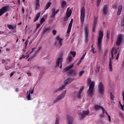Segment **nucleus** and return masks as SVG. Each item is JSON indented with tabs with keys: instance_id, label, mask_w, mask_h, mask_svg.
Instances as JSON below:
<instances>
[{
	"instance_id": "52",
	"label": "nucleus",
	"mask_w": 124,
	"mask_h": 124,
	"mask_svg": "<svg viewBox=\"0 0 124 124\" xmlns=\"http://www.w3.org/2000/svg\"><path fill=\"white\" fill-rule=\"evenodd\" d=\"M29 43V41L27 40L25 43V48H27V46H28V44Z\"/></svg>"
},
{
	"instance_id": "3",
	"label": "nucleus",
	"mask_w": 124,
	"mask_h": 124,
	"mask_svg": "<svg viewBox=\"0 0 124 124\" xmlns=\"http://www.w3.org/2000/svg\"><path fill=\"white\" fill-rule=\"evenodd\" d=\"M10 8V6L9 5L5 6L2 7L0 9V16H2L4 13H6L8 11H9V9Z\"/></svg>"
},
{
	"instance_id": "59",
	"label": "nucleus",
	"mask_w": 124,
	"mask_h": 124,
	"mask_svg": "<svg viewBox=\"0 0 124 124\" xmlns=\"http://www.w3.org/2000/svg\"><path fill=\"white\" fill-rule=\"evenodd\" d=\"M121 13H122V11H118L117 12V15L120 16L121 15Z\"/></svg>"
},
{
	"instance_id": "61",
	"label": "nucleus",
	"mask_w": 124,
	"mask_h": 124,
	"mask_svg": "<svg viewBox=\"0 0 124 124\" xmlns=\"http://www.w3.org/2000/svg\"><path fill=\"white\" fill-rule=\"evenodd\" d=\"M42 48V47H41V46L37 48V51H38L39 52V51H40V50H41Z\"/></svg>"
},
{
	"instance_id": "24",
	"label": "nucleus",
	"mask_w": 124,
	"mask_h": 124,
	"mask_svg": "<svg viewBox=\"0 0 124 124\" xmlns=\"http://www.w3.org/2000/svg\"><path fill=\"white\" fill-rule=\"evenodd\" d=\"M40 17V12L38 13L34 17V22H36V21H38V19Z\"/></svg>"
},
{
	"instance_id": "60",
	"label": "nucleus",
	"mask_w": 124,
	"mask_h": 124,
	"mask_svg": "<svg viewBox=\"0 0 124 124\" xmlns=\"http://www.w3.org/2000/svg\"><path fill=\"white\" fill-rule=\"evenodd\" d=\"M39 53V51H38V50H36L35 52L34 53V56H36V55H37V54H38Z\"/></svg>"
},
{
	"instance_id": "62",
	"label": "nucleus",
	"mask_w": 124,
	"mask_h": 124,
	"mask_svg": "<svg viewBox=\"0 0 124 124\" xmlns=\"http://www.w3.org/2000/svg\"><path fill=\"white\" fill-rule=\"evenodd\" d=\"M40 27V24H36V29H38Z\"/></svg>"
},
{
	"instance_id": "64",
	"label": "nucleus",
	"mask_w": 124,
	"mask_h": 124,
	"mask_svg": "<svg viewBox=\"0 0 124 124\" xmlns=\"http://www.w3.org/2000/svg\"><path fill=\"white\" fill-rule=\"evenodd\" d=\"M100 118H104V114L102 113V114H100Z\"/></svg>"
},
{
	"instance_id": "36",
	"label": "nucleus",
	"mask_w": 124,
	"mask_h": 124,
	"mask_svg": "<svg viewBox=\"0 0 124 124\" xmlns=\"http://www.w3.org/2000/svg\"><path fill=\"white\" fill-rule=\"evenodd\" d=\"M110 99L112 101L114 100V98H115V97L114 96V95L111 92H110Z\"/></svg>"
},
{
	"instance_id": "42",
	"label": "nucleus",
	"mask_w": 124,
	"mask_h": 124,
	"mask_svg": "<svg viewBox=\"0 0 124 124\" xmlns=\"http://www.w3.org/2000/svg\"><path fill=\"white\" fill-rule=\"evenodd\" d=\"M12 68V66H6L5 67V70H9L10 69H11Z\"/></svg>"
},
{
	"instance_id": "35",
	"label": "nucleus",
	"mask_w": 124,
	"mask_h": 124,
	"mask_svg": "<svg viewBox=\"0 0 124 124\" xmlns=\"http://www.w3.org/2000/svg\"><path fill=\"white\" fill-rule=\"evenodd\" d=\"M67 60L68 61V62H70L71 61H72V56H69L67 58Z\"/></svg>"
},
{
	"instance_id": "8",
	"label": "nucleus",
	"mask_w": 124,
	"mask_h": 124,
	"mask_svg": "<svg viewBox=\"0 0 124 124\" xmlns=\"http://www.w3.org/2000/svg\"><path fill=\"white\" fill-rule=\"evenodd\" d=\"M122 42H123V35L120 34L117 37L116 45H117V46H120V45L122 44Z\"/></svg>"
},
{
	"instance_id": "21",
	"label": "nucleus",
	"mask_w": 124,
	"mask_h": 124,
	"mask_svg": "<svg viewBox=\"0 0 124 124\" xmlns=\"http://www.w3.org/2000/svg\"><path fill=\"white\" fill-rule=\"evenodd\" d=\"M68 124H73V118L71 117H68L67 118Z\"/></svg>"
},
{
	"instance_id": "19",
	"label": "nucleus",
	"mask_w": 124,
	"mask_h": 124,
	"mask_svg": "<svg viewBox=\"0 0 124 124\" xmlns=\"http://www.w3.org/2000/svg\"><path fill=\"white\" fill-rule=\"evenodd\" d=\"M65 88V85H62V87H59L57 90H55L54 91V93H58L59 91H62V90H64Z\"/></svg>"
},
{
	"instance_id": "27",
	"label": "nucleus",
	"mask_w": 124,
	"mask_h": 124,
	"mask_svg": "<svg viewBox=\"0 0 124 124\" xmlns=\"http://www.w3.org/2000/svg\"><path fill=\"white\" fill-rule=\"evenodd\" d=\"M51 4H52V3L51 2H48L46 3V10H47V9H49V7L51 6Z\"/></svg>"
},
{
	"instance_id": "58",
	"label": "nucleus",
	"mask_w": 124,
	"mask_h": 124,
	"mask_svg": "<svg viewBox=\"0 0 124 124\" xmlns=\"http://www.w3.org/2000/svg\"><path fill=\"white\" fill-rule=\"evenodd\" d=\"M120 106H121V109L123 110V111H124V106L122 104H121Z\"/></svg>"
},
{
	"instance_id": "5",
	"label": "nucleus",
	"mask_w": 124,
	"mask_h": 124,
	"mask_svg": "<svg viewBox=\"0 0 124 124\" xmlns=\"http://www.w3.org/2000/svg\"><path fill=\"white\" fill-rule=\"evenodd\" d=\"M98 93L102 95H103L104 93V86L102 82H100L98 85Z\"/></svg>"
},
{
	"instance_id": "7",
	"label": "nucleus",
	"mask_w": 124,
	"mask_h": 124,
	"mask_svg": "<svg viewBox=\"0 0 124 124\" xmlns=\"http://www.w3.org/2000/svg\"><path fill=\"white\" fill-rule=\"evenodd\" d=\"M85 7H82L80 10V21L82 23H84V21H85Z\"/></svg>"
},
{
	"instance_id": "47",
	"label": "nucleus",
	"mask_w": 124,
	"mask_h": 124,
	"mask_svg": "<svg viewBox=\"0 0 124 124\" xmlns=\"http://www.w3.org/2000/svg\"><path fill=\"white\" fill-rule=\"evenodd\" d=\"M122 10H123V6L120 5L119 6H118V11H122Z\"/></svg>"
},
{
	"instance_id": "50",
	"label": "nucleus",
	"mask_w": 124,
	"mask_h": 124,
	"mask_svg": "<svg viewBox=\"0 0 124 124\" xmlns=\"http://www.w3.org/2000/svg\"><path fill=\"white\" fill-rule=\"evenodd\" d=\"M52 32L53 35H56L57 34V30H53Z\"/></svg>"
},
{
	"instance_id": "48",
	"label": "nucleus",
	"mask_w": 124,
	"mask_h": 124,
	"mask_svg": "<svg viewBox=\"0 0 124 124\" xmlns=\"http://www.w3.org/2000/svg\"><path fill=\"white\" fill-rule=\"evenodd\" d=\"M112 7L114 9H117V8H118V5H117V4H114L112 5Z\"/></svg>"
},
{
	"instance_id": "44",
	"label": "nucleus",
	"mask_w": 124,
	"mask_h": 124,
	"mask_svg": "<svg viewBox=\"0 0 124 124\" xmlns=\"http://www.w3.org/2000/svg\"><path fill=\"white\" fill-rule=\"evenodd\" d=\"M35 57L36 56L33 54V55L30 58L28 59V62H29V61H31V60H33Z\"/></svg>"
},
{
	"instance_id": "49",
	"label": "nucleus",
	"mask_w": 124,
	"mask_h": 124,
	"mask_svg": "<svg viewBox=\"0 0 124 124\" xmlns=\"http://www.w3.org/2000/svg\"><path fill=\"white\" fill-rule=\"evenodd\" d=\"M107 54H108V50L106 49L104 52V56L106 57V56H107Z\"/></svg>"
},
{
	"instance_id": "30",
	"label": "nucleus",
	"mask_w": 124,
	"mask_h": 124,
	"mask_svg": "<svg viewBox=\"0 0 124 124\" xmlns=\"http://www.w3.org/2000/svg\"><path fill=\"white\" fill-rule=\"evenodd\" d=\"M31 90H30L29 94L27 95L28 100H31Z\"/></svg>"
},
{
	"instance_id": "32",
	"label": "nucleus",
	"mask_w": 124,
	"mask_h": 124,
	"mask_svg": "<svg viewBox=\"0 0 124 124\" xmlns=\"http://www.w3.org/2000/svg\"><path fill=\"white\" fill-rule=\"evenodd\" d=\"M84 73H85V71H81L79 72V73L78 74V76L79 77H82V76H83V75L84 74Z\"/></svg>"
},
{
	"instance_id": "6",
	"label": "nucleus",
	"mask_w": 124,
	"mask_h": 124,
	"mask_svg": "<svg viewBox=\"0 0 124 124\" xmlns=\"http://www.w3.org/2000/svg\"><path fill=\"white\" fill-rule=\"evenodd\" d=\"M60 68L62 67V57H58V58L56 60V68L60 67Z\"/></svg>"
},
{
	"instance_id": "38",
	"label": "nucleus",
	"mask_w": 124,
	"mask_h": 124,
	"mask_svg": "<svg viewBox=\"0 0 124 124\" xmlns=\"http://www.w3.org/2000/svg\"><path fill=\"white\" fill-rule=\"evenodd\" d=\"M106 114L108 115V118L109 123H111V116L109 115L107 111H106Z\"/></svg>"
},
{
	"instance_id": "34",
	"label": "nucleus",
	"mask_w": 124,
	"mask_h": 124,
	"mask_svg": "<svg viewBox=\"0 0 124 124\" xmlns=\"http://www.w3.org/2000/svg\"><path fill=\"white\" fill-rule=\"evenodd\" d=\"M44 22H45V18L42 17L41 19V20L40 21V23L41 25H42V24H43V23H44Z\"/></svg>"
},
{
	"instance_id": "17",
	"label": "nucleus",
	"mask_w": 124,
	"mask_h": 124,
	"mask_svg": "<svg viewBox=\"0 0 124 124\" xmlns=\"http://www.w3.org/2000/svg\"><path fill=\"white\" fill-rule=\"evenodd\" d=\"M84 90V87L81 88L79 91L77 93V97L78 99H81V94H82V93L83 90Z\"/></svg>"
},
{
	"instance_id": "10",
	"label": "nucleus",
	"mask_w": 124,
	"mask_h": 124,
	"mask_svg": "<svg viewBox=\"0 0 124 124\" xmlns=\"http://www.w3.org/2000/svg\"><path fill=\"white\" fill-rule=\"evenodd\" d=\"M72 24H73V18H72L71 19V21L69 24L68 27V30L67 31V35L68 36H69V33H70V31H71V28H72Z\"/></svg>"
},
{
	"instance_id": "55",
	"label": "nucleus",
	"mask_w": 124,
	"mask_h": 124,
	"mask_svg": "<svg viewBox=\"0 0 124 124\" xmlns=\"http://www.w3.org/2000/svg\"><path fill=\"white\" fill-rule=\"evenodd\" d=\"M119 57H120V53H118L117 56L116 57V60H119Z\"/></svg>"
},
{
	"instance_id": "11",
	"label": "nucleus",
	"mask_w": 124,
	"mask_h": 124,
	"mask_svg": "<svg viewBox=\"0 0 124 124\" xmlns=\"http://www.w3.org/2000/svg\"><path fill=\"white\" fill-rule=\"evenodd\" d=\"M52 14H51V18H55V16H56V14H58L59 12H60V10L58 9L56 11V9L55 8H53L51 10Z\"/></svg>"
},
{
	"instance_id": "12",
	"label": "nucleus",
	"mask_w": 124,
	"mask_h": 124,
	"mask_svg": "<svg viewBox=\"0 0 124 124\" xmlns=\"http://www.w3.org/2000/svg\"><path fill=\"white\" fill-rule=\"evenodd\" d=\"M77 74V72L74 69L70 70L67 72V75L68 76H75Z\"/></svg>"
},
{
	"instance_id": "51",
	"label": "nucleus",
	"mask_w": 124,
	"mask_h": 124,
	"mask_svg": "<svg viewBox=\"0 0 124 124\" xmlns=\"http://www.w3.org/2000/svg\"><path fill=\"white\" fill-rule=\"evenodd\" d=\"M85 42L87 43L89 41V36H85Z\"/></svg>"
},
{
	"instance_id": "16",
	"label": "nucleus",
	"mask_w": 124,
	"mask_h": 124,
	"mask_svg": "<svg viewBox=\"0 0 124 124\" xmlns=\"http://www.w3.org/2000/svg\"><path fill=\"white\" fill-rule=\"evenodd\" d=\"M108 13V5H105L103 9V14L104 15H106Z\"/></svg>"
},
{
	"instance_id": "22",
	"label": "nucleus",
	"mask_w": 124,
	"mask_h": 124,
	"mask_svg": "<svg viewBox=\"0 0 124 124\" xmlns=\"http://www.w3.org/2000/svg\"><path fill=\"white\" fill-rule=\"evenodd\" d=\"M35 4H36L35 9L36 10H38V9H39V7L40 6V4L39 3V0H36Z\"/></svg>"
},
{
	"instance_id": "37",
	"label": "nucleus",
	"mask_w": 124,
	"mask_h": 124,
	"mask_svg": "<svg viewBox=\"0 0 124 124\" xmlns=\"http://www.w3.org/2000/svg\"><path fill=\"white\" fill-rule=\"evenodd\" d=\"M55 124H60V119L59 118H56Z\"/></svg>"
},
{
	"instance_id": "29",
	"label": "nucleus",
	"mask_w": 124,
	"mask_h": 124,
	"mask_svg": "<svg viewBox=\"0 0 124 124\" xmlns=\"http://www.w3.org/2000/svg\"><path fill=\"white\" fill-rule=\"evenodd\" d=\"M8 29H9V30H14L15 29V28H16V26H12V25H10L9 24H8L7 26Z\"/></svg>"
},
{
	"instance_id": "45",
	"label": "nucleus",
	"mask_w": 124,
	"mask_h": 124,
	"mask_svg": "<svg viewBox=\"0 0 124 124\" xmlns=\"http://www.w3.org/2000/svg\"><path fill=\"white\" fill-rule=\"evenodd\" d=\"M111 58H112V60H113V59H114V50L112 49L111 50Z\"/></svg>"
},
{
	"instance_id": "15",
	"label": "nucleus",
	"mask_w": 124,
	"mask_h": 124,
	"mask_svg": "<svg viewBox=\"0 0 124 124\" xmlns=\"http://www.w3.org/2000/svg\"><path fill=\"white\" fill-rule=\"evenodd\" d=\"M56 39L59 42L60 46L62 47V41L63 40V39L61 38L60 35H58L56 36Z\"/></svg>"
},
{
	"instance_id": "20",
	"label": "nucleus",
	"mask_w": 124,
	"mask_h": 124,
	"mask_svg": "<svg viewBox=\"0 0 124 124\" xmlns=\"http://www.w3.org/2000/svg\"><path fill=\"white\" fill-rule=\"evenodd\" d=\"M108 66H109V70L110 72H112L113 71V67L112 66V61L111 60V58H110V60H109Z\"/></svg>"
},
{
	"instance_id": "53",
	"label": "nucleus",
	"mask_w": 124,
	"mask_h": 124,
	"mask_svg": "<svg viewBox=\"0 0 124 124\" xmlns=\"http://www.w3.org/2000/svg\"><path fill=\"white\" fill-rule=\"evenodd\" d=\"M81 62H82V60H80V59L79 61L77 63V65H78V66H79V65H80V64L81 63Z\"/></svg>"
},
{
	"instance_id": "18",
	"label": "nucleus",
	"mask_w": 124,
	"mask_h": 124,
	"mask_svg": "<svg viewBox=\"0 0 124 124\" xmlns=\"http://www.w3.org/2000/svg\"><path fill=\"white\" fill-rule=\"evenodd\" d=\"M71 14H72V11H71V9H70L69 8H68L66 13V16L70 17L71 16Z\"/></svg>"
},
{
	"instance_id": "56",
	"label": "nucleus",
	"mask_w": 124,
	"mask_h": 124,
	"mask_svg": "<svg viewBox=\"0 0 124 124\" xmlns=\"http://www.w3.org/2000/svg\"><path fill=\"white\" fill-rule=\"evenodd\" d=\"M96 27V26H93V32H94L95 31V28Z\"/></svg>"
},
{
	"instance_id": "13",
	"label": "nucleus",
	"mask_w": 124,
	"mask_h": 124,
	"mask_svg": "<svg viewBox=\"0 0 124 124\" xmlns=\"http://www.w3.org/2000/svg\"><path fill=\"white\" fill-rule=\"evenodd\" d=\"M73 81V79L71 78H69L67 79H66L64 82V85L63 86H65L66 87V85H68V84H70Z\"/></svg>"
},
{
	"instance_id": "2",
	"label": "nucleus",
	"mask_w": 124,
	"mask_h": 124,
	"mask_svg": "<svg viewBox=\"0 0 124 124\" xmlns=\"http://www.w3.org/2000/svg\"><path fill=\"white\" fill-rule=\"evenodd\" d=\"M104 34L103 33V31L100 30L99 31L98 37L97 38V49L99 52H101V48L102 47V38H103V36Z\"/></svg>"
},
{
	"instance_id": "63",
	"label": "nucleus",
	"mask_w": 124,
	"mask_h": 124,
	"mask_svg": "<svg viewBox=\"0 0 124 124\" xmlns=\"http://www.w3.org/2000/svg\"><path fill=\"white\" fill-rule=\"evenodd\" d=\"M122 96H123V100L124 101V91H122Z\"/></svg>"
},
{
	"instance_id": "1",
	"label": "nucleus",
	"mask_w": 124,
	"mask_h": 124,
	"mask_svg": "<svg viewBox=\"0 0 124 124\" xmlns=\"http://www.w3.org/2000/svg\"><path fill=\"white\" fill-rule=\"evenodd\" d=\"M87 85H89V88L87 90V94L90 96H93V95L94 87H95V81H92V78H89L87 79Z\"/></svg>"
},
{
	"instance_id": "4",
	"label": "nucleus",
	"mask_w": 124,
	"mask_h": 124,
	"mask_svg": "<svg viewBox=\"0 0 124 124\" xmlns=\"http://www.w3.org/2000/svg\"><path fill=\"white\" fill-rule=\"evenodd\" d=\"M65 93H66V90L64 91L62 93L57 96L56 99L54 101L53 103H57L58 101H60V100H62L64 96H65Z\"/></svg>"
},
{
	"instance_id": "54",
	"label": "nucleus",
	"mask_w": 124,
	"mask_h": 124,
	"mask_svg": "<svg viewBox=\"0 0 124 124\" xmlns=\"http://www.w3.org/2000/svg\"><path fill=\"white\" fill-rule=\"evenodd\" d=\"M101 109H102L103 114H105V109H104V108L101 107Z\"/></svg>"
},
{
	"instance_id": "28",
	"label": "nucleus",
	"mask_w": 124,
	"mask_h": 124,
	"mask_svg": "<svg viewBox=\"0 0 124 124\" xmlns=\"http://www.w3.org/2000/svg\"><path fill=\"white\" fill-rule=\"evenodd\" d=\"M65 5H66V2L65 1H62L61 4L62 8H64Z\"/></svg>"
},
{
	"instance_id": "14",
	"label": "nucleus",
	"mask_w": 124,
	"mask_h": 124,
	"mask_svg": "<svg viewBox=\"0 0 124 124\" xmlns=\"http://www.w3.org/2000/svg\"><path fill=\"white\" fill-rule=\"evenodd\" d=\"M89 32H90V30H89V25H86L84 27L85 36H89Z\"/></svg>"
},
{
	"instance_id": "40",
	"label": "nucleus",
	"mask_w": 124,
	"mask_h": 124,
	"mask_svg": "<svg viewBox=\"0 0 124 124\" xmlns=\"http://www.w3.org/2000/svg\"><path fill=\"white\" fill-rule=\"evenodd\" d=\"M101 2V0H97V6L99 7L100 6V3Z\"/></svg>"
},
{
	"instance_id": "39",
	"label": "nucleus",
	"mask_w": 124,
	"mask_h": 124,
	"mask_svg": "<svg viewBox=\"0 0 124 124\" xmlns=\"http://www.w3.org/2000/svg\"><path fill=\"white\" fill-rule=\"evenodd\" d=\"M86 55H87V52H85V53L84 54H83L82 56L80 58V60L81 61H83L85 58V57L86 56Z\"/></svg>"
},
{
	"instance_id": "25",
	"label": "nucleus",
	"mask_w": 124,
	"mask_h": 124,
	"mask_svg": "<svg viewBox=\"0 0 124 124\" xmlns=\"http://www.w3.org/2000/svg\"><path fill=\"white\" fill-rule=\"evenodd\" d=\"M73 65H74V64H72L71 65L65 68L64 69V71H66V72L68 71V70H69V69H71V68H72V67H73Z\"/></svg>"
},
{
	"instance_id": "26",
	"label": "nucleus",
	"mask_w": 124,
	"mask_h": 124,
	"mask_svg": "<svg viewBox=\"0 0 124 124\" xmlns=\"http://www.w3.org/2000/svg\"><path fill=\"white\" fill-rule=\"evenodd\" d=\"M101 107H103L98 105H95L94 106V109H95V110H99V109H101Z\"/></svg>"
},
{
	"instance_id": "9",
	"label": "nucleus",
	"mask_w": 124,
	"mask_h": 124,
	"mask_svg": "<svg viewBox=\"0 0 124 124\" xmlns=\"http://www.w3.org/2000/svg\"><path fill=\"white\" fill-rule=\"evenodd\" d=\"M80 115L81 116V120H82V119L85 118L86 116H89V115H90V110L89 109L87 110H84L80 113Z\"/></svg>"
},
{
	"instance_id": "43",
	"label": "nucleus",
	"mask_w": 124,
	"mask_h": 124,
	"mask_svg": "<svg viewBox=\"0 0 124 124\" xmlns=\"http://www.w3.org/2000/svg\"><path fill=\"white\" fill-rule=\"evenodd\" d=\"M69 17L70 16H64V18H63V21L66 22L67 21H68V19L69 18Z\"/></svg>"
},
{
	"instance_id": "33",
	"label": "nucleus",
	"mask_w": 124,
	"mask_h": 124,
	"mask_svg": "<svg viewBox=\"0 0 124 124\" xmlns=\"http://www.w3.org/2000/svg\"><path fill=\"white\" fill-rule=\"evenodd\" d=\"M29 56H25V55H22L21 57L19 58V60H22V59H28L29 58Z\"/></svg>"
},
{
	"instance_id": "31",
	"label": "nucleus",
	"mask_w": 124,
	"mask_h": 124,
	"mask_svg": "<svg viewBox=\"0 0 124 124\" xmlns=\"http://www.w3.org/2000/svg\"><path fill=\"white\" fill-rule=\"evenodd\" d=\"M70 54L72 55L73 58H74L75 57V56H76V52L71 51H70Z\"/></svg>"
},
{
	"instance_id": "57",
	"label": "nucleus",
	"mask_w": 124,
	"mask_h": 124,
	"mask_svg": "<svg viewBox=\"0 0 124 124\" xmlns=\"http://www.w3.org/2000/svg\"><path fill=\"white\" fill-rule=\"evenodd\" d=\"M96 70H97V71L98 73L99 72V71H100V67H99V66L97 67V69H96Z\"/></svg>"
},
{
	"instance_id": "46",
	"label": "nucleus",
	"mask_w": 124,
	"mask_h": 124,
	"mask_svg": "<svg viewBox=\"0 0 124 124\" xmlns=\"http://www.w3.org/2000/svg\"><path fill=\"white\" fill-rule=\"evenodd\" d=\"M110 35V32L109 31H107L106 33V37L107 39H109V36Z\"/></svg>"
},
{
	"instance_id": "41",
	"label": "nucleus",
	"mask_w": 124,
	"mask_h": 124,
	"mask_svg": "<svg viewBox=\"0 0 124 124\" xmlns=\"http://www.w3.org/2000/svg\"><path fill=\"white\" fill-rule=\"evenodd\" d=\"M97 19H96V18L94 19V22H93V27H96V24L97 23Z\"/></svg>"
},
{
	"instance_id": "23",
	"label": "nucleus",
	"mask_w": 124,
	"mask_h": 124,
	"mask_svg": "<svg viewBox=\"0 0 124 124\" xmlns=\"http://www.w3.org/2000/svg\"><path fill=\"white\" fill-rule=\"evenodd\" d=\"M50 31H51V27H47L46 28L44 29L43 31V34H45L46 32H49Z\"/></svg>"
}]
</instances>
